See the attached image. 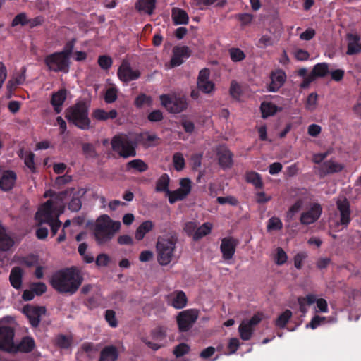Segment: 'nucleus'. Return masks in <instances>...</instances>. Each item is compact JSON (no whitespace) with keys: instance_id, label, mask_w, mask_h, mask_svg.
I'll return each instance as SVG.
<instances>
[{"instance_id":"338daca9","label":"nucleus","mask_w":361,"mask_h":361,"mask_svg":"<svg viewBox=\"0 0 361 361\" xmlns=\"http://www.w3.org/2000/svg\"><path fill=\"white\" fill-rule=\"evenodd\" d=\"M307 255L305 252H300L294 257V266L296 269H300L302 267V262L306 259Z\"/></svg>"},{"instance_id":"b1692460","label":"nucleus","mask_w":361,"mask_h":361,"mask_svg":"<svg viewBox=\"0 0 361 361\" xmlns=\"http://www.w3.org/2000/svg\"><path fill=\"white\" fill-rule=\"evenodd\" d=\"M343 169V165L333 160L324 161L319 169L321 176L338 173Z\"/></svg>"},{"instance_id":"0eeeda50","label":"nucleus","mask_w":361,"mask_h":361,"mask_svg":"<svg viewBox=\"0 0 361 361\" xmlns=\"http://www.w3.org/2000/svg\"><path fill=\"white\" fill-rule=\"evenodd\" d=\"M159 98L161 105L171 113L178 114L188 107L187 99L185 97L162 94Z\"/></svg>"},{"instance_id":"39448f33","label":"nucleus","mask_w":361,"mask_h":361,"mask_svg":"<svg viewBox=\"0 0 361 361\" xmlns=\"http://www.w3.org/2000/svg\"><path fill=\"white\" fill-rule=\"evenodd\" d=\"M113 151L117 152L123 158L133 157L136 156V146L135 143L122 135H115L111 141Z\"/></svg>"},{"instance_id":"5701e85b","label":"nucleus","mask_w":361,"mask_h":361,"mask_svg":"<svg viewBox=\"0 0 361 361\" xmlns=\"http://www.w3.org/2000/svg\"><path fill=\"white\" fill-rule=\"evenodd\" d=\"M35 347L34 339L30 336L23 337L18 344H15L11 353H16L18 352L30 353L33 350Z\"/></svg>"},{"instance_id":"4be33fe9","label":"nucleus","mask_w":361,"mask_h":361,"mask_svg":"<svg viewBox=\"0 0 361 361\" xmlns=\"http://www.w3.org/2000/svg\"><path fill=\"white\" fill-rule=\"evenodd\" d=\"M67 93L66 89H61L52 94L50 103L56 114L61 112L62 106L67 98Z\"/></svg>"},{"instance_id":"774afa93","label":"nucleus","mask_w":361,"mask_h":361,"mask_svg":"<svg viewBox=\"0 0 361 361\" xmlns=\"http://www.w3.org/2000/svg\"><path fill=\"white\" fill-rule=\"evenodd\" d=\"M147 118L151 122H159L163 120L164 116L160 110H154L148 114Z\"/></svg>"},{"instance_id":"0e129e2a","label":"nucleus","mask_w":361,"mask_h":361,"mask_svg":"<svg viewBox=\"0 0 361 361\" xmlns=\"http://www.w3.org/2000/svg\"><path fill=\"white\" fill-rule=\"evenodd\" d=\"M317 94L315 92L310 93L306 101L305 107L308 110L312 111L317 104Z\"/></svg>"},{"instance_id":"393cba45","label":"nucleus","mask_w":361,"mask_h":361,"mask_svg":"<svg viewBox=\"0 0 361 361\" xmlns=\"http://www.w3.org/2000/svg\"><path fill=\"white\" fill-rule=\"evenodd\" d=\"M23 274V270L20 267L12 268L9 275V281L12 287L15 289L21 288Z\"/></svg>"},{"instance_id":"7ed1b4c3","label":"nucleus","mask_w":361,"mask_h":361,"mask_svg":"<svg viewBox=\"0 0 361 361\" xmlns=\"http://www.w3.org/2000/svg\"><path fill=\"white\" fill-rule=\"evenodd\" d=\"M120 228L119 221H114L108 215H102L97 219L94 229L96 241L99 245L109 242Z\"/></svg>"},{"instance_id":"5fc2aeb1","label":"nucleus","mask_w":361,"mask_h":361,"mask_svg":"<svg viewBox=\"0 0 361 361\" xmlns=\"http://www.w3.org/2000/svg\"><path fill=\"white\" fill-rule=\"evenodd\" d=\"M97 62L99 67L103 70H109L113 63L112 59L106 55L99 56Z\"/></svg>"},{"instance_id":"13d9d810","label":"nucleus","mask_w":361,"mask_h":361,"mask_svg":"<svg viewBox=\"0 0 361 361\" xmlns=\"http://www.w3.org/2000/svg\"><path fill=\"white\" fill-rule=\"evenodd\" d=\"M197 224L193 221H188L186 222L184 225L183 230L185 232V233L190 236L192 237L194 240V235H195L196 230H197Z\"/></svg>"},{"instance_id":"7c9ffc66","label":"nucleus","mask_w":361,"mask_h":361,"mask_svg":"<svg viewBox=\"0 0 361 361\" xmlns=\"http://www.w3.org/2000/svg\"><path fill=\"white\" fill-rule=\"evenodd\" d=\"M347 39L348 40V49L346 52L347 54L354 55L360 52V47L358 44L360 37L356 35L349 33L347 35Z\"/></svg>"},{"instance_id":"8fccbe9b","label":"nucleus","mask_w":361,"mask_h":361,"mask_svg":"<svg viewBox=\"0 0 361 361\" xmlns=\"http://www.w3.org/2000/svg\"><path fill=\"white\" fill-rule=\"evenodd\" d=\"M283 228V223L278 217H271L267 222V228L268 231H279Z\"/></svg>"},{"instance_id":"2f4dec72","label":"nucleus","mask_w":361,"mask_h":361,"mask_svg":"<svg viewBox=\"0 0 361 361\" xmlns=\"http://www.w3.org/2000/svg\"><path fill=\"white\" fill-rule=\"evenodd\" d=\"M86 193L83 189L79 190L78 192L73 195V197L68 203V208L71 212H78L80 209L82 202L80 197Z\"/></svg>"},{"instance_id":"f3484780","label":"nucleus","mask_w":361,"mask_h":361,"mask_svg":"<svg viewBox=\"0 0 361 361\" xmlns=\"http://www.w3.org/2000/svg\"><path fill=\"white\" fill-rule=\"evenodd\" d=\"M322 212V209L321 205L318 203H315L308 211L302 213L300 219V223L303 225L313 224L318 220Z\"/></svg>"},{"instance_id":"a18cd8bd","label":"nucleus","mask_w":361,"mask_h":361,"mask_svg":"<svg viewBox=\"0 0 361 361\" xmlns=\"http://www.w3.org/2000/svg\"><path fill=\"white\" fill-rule=\"evenodd\" d=\"M302 206L300 200H297L288 210L286 215V221L290 222L294 217L295 214L299 212Z\"/></svg>"},{"instance_id":"f8f14e48","label":"nucleus","mask_w":361,"mask_h":361,"mask_svg":"<svg viewBox=\"0 0 361 361\" xmlns=\"http://www.w3.org/2000/svg\"><path fill=\"white\" fill-rule=\"evenodd\" d=\"M117 75L122 82L127 83L137 80L140 77V72L137 69H133L128 62L123 61L118 68Z\"/></svg>"},{"instance_id":"cd10ccee","label":"nucleus","mask_w":361,"mask_h":361,"mask_svg":"<svg viewBox=\"0 0 361 361\" xmlns=\"http://www.w3.org/2000/svg\"><path fill=\"white\" fill-rule=\"evenodd\" d=\"M157 0H137L135 7L140 13L151 15L156 6Z\"/></svg>"},{"instance_id":"bf43d9fd","label":"nucleus","mask_w":361,"mask_h":361,"mask_svg":"<svg viewBox=\"0 0 361 361\" xmlns=\"http://www.w3.org/2000/svg\"><path fill=\"white\" fill-rule=\"evenodd\" d=\"M31 288L36 295H41L47 291V286L43 282H37L31 284Z\"/></svg>"},{"instance_id":"72a5a7b5","label":"nucleus","mask_w":361,"mask_h":361,"mask_svg":"<svg viewBox=\"0 0 361 361\" xmlns=\"http://www.w3.org/2000/svg\"><path fill=\"white\" fill-rule=\"evenodd\" d=\"M282 111L281 107H279L276 105L268 102H263L261 104V111L262 114V118H266L269 116H273L277 112H280Z\"/></svg>"},{"instance_id":"6ab92c4d","label":"nucleus","mask_w":361,"mask_h":361,"mask_svg":"<svg viewBox=\"0 0 361 361\" xmlns=\"http://www.w3.org/2000/svg\"><path fill=\"white\" fill-rule=\"evenodd\" d=\"M190 56V50L186 46L176 47L173 49V56L171 59V64L173 67L179 66L184 60Z\"/></svg>"},{"instance_id":"a211bd4d","label":"nucleus","mask_w":361,"mask_h":361,"mask_svg":"<svg viewBox=\"0 0 361 361\" xmlns=\"http://www.w3.org/2000/svg\"><path fill=\"white\" fill-rule=\"evenodd\" d=\"M271 82L268 85L269 92H276L283 85L286 80V75L283 70L279 69L276 71L271 72Z\"/></svg>"},{"instance_id":"412c9836","label":"nucleus","mask_w":361,"mask_h":361,"mask_svg":"<svg viewBox=\"0 0 361 361\" xmlns=\"http://www.w3.org/2000/svg\"><path fill=\"white\" fill-rule=\"evenodd\" d=\"M219 166L224 169H229L233 165V154L226 147H220L216 149Z\"/></svg>"},{"instance_id":"c9c22d12","label":"nucleus","mask_w":361,"mask_h":361,"mask_svg":"<svg viewBox=\"0 0 361 361\" xmlns=\"http://www.w3.org/2000/svg\"><path fill=\"white\" fill-rule=\"evenodd\" d=\"M154 224L151 221L142 222L137 228L135 232V238L141 240L144 238L146 233H149L153 228Z\"/></svg>"},{"instance_id":"680f3d73","label":"nucleus","mask_w":361,"mask_h":361,"mask_svg":"<svg viewBox=\"0 0 361 361\" xmlns=\"http://www.w3.org/2000/svg\"><path fill=\"white\" fill-rule=\"evenodd\" d=\"M117 90L115 88H109L104 95V101L107 104H111L117 99Z\"/></svg>"},{"instance_id":"e433bc0d","label":"nucleus","mask_w":361,"mask_h":361,"mask_svg":"<svg viewBox=\"0 0 361 361\" xmlns=\"http://www.w3.org/2000/svg\"><path fill=\"white\" fill-rule=\"evenodd\" d=\"M213 228V225L210 222H205L202 226L197 227L195 235H194V241H198L204 236L209 235L212 229Z\"/></svg>"},{"instance_id":"20e7f679","label":"nucleus","mask_w":361,"mask_h":361,"mask_svg":"<svg viewBox=\"0 0 361 361\" xmlns=\"http://www.w3.org/2000/svg\"><path fill=\"white\" fill-rule=\"evenodd\" d=\"M177 238L174 236L159 237L157 243V260L162 265H168L174 256Z\"/></svg>"},{"instance_id":"37998d69","label":"nucleus","mask_w":361,"mask_h":361,"mask_svg":"<svg viewBox=\"0 0 361 361\" xmlns=\"http://www.w3.org/2000/svg\"><path fill=\"white\" fill-rule=\"evenodd\" d=\"M274 44V38L269 35H263L258 39L256 46L259 49H265L271 47Z\"/></svg>"},{"instance_id":"f257e3e1","label":"nucleus","mask_w":361,"mask_h":361,"mask_svg":"<svg viewBox=\"0 0 361 361\" xmlns=\"http://www.w3.org/2000/svg\"><path fill=\"white\" fill-rule=\"evenodd\" d=\"M83 281L80 269L72 266L55 271L51 276L49 283L58 293L72 295L78 290Z\"/></svg>"},{"instance_id":"c756f323","label":"nucleus","mask_w":361,"mask_h":361,"mask_svg":"<svg viewBox=\"0 0 361 361\" xmlns=\"http://www.w3.org/2000/svg\"><path fill=\"white\" fill-rule=\"evenodd\" d=\"M171 16L175 25H187L188 23V15L183 9L178 8H173Z\"/></svg>"},{"instance_id":"dca6fc26","label":"nucleus","mask_w":361,"mask_h":361,"mask_svg":"<svg viewBox=\"0 0 361 361\" xmlns=\"http://www.w3.org/2000/svg\"><path fill=\"white\" fill-rule=\"evenodd\" d=\"M166 301L168 305L179 310L186 307L188 298L184 291L175 290L166 295Z\"/></svg>"},{"instance_id":"a878e982","label":"nucleus","mask_w":361,"mask_h":361,"mask_svg":"<svg viewBox=\"0 0 361 361\" xmlns=\"http://www.w3.org/2000/svg\"><path fill=\"white\" fill-rule=\"evenodd\" d=\"M118 112L115 109H111L107 112L102 109H96L92 113V118L99 121H104L108 119H114L117 117Z\"/></svg>"},{"instance_id":"3c124183","label":"nucleus","mask_w":361,"mask_h":361,"mask_svg":"<svg viewBox=\"0 0 361 361\" xmlns=\"http://www.w3.org/2000/svg\"><path fill=\"white\" fill-rule=\"evenodd\" d=\"M104 319L111 327L116 328L118 326V323L114 310H106L104 312Z\"/></svg>"},{"instance_id":"79ce46f5","label":"nucleus","mask_w":361,"mask_h":361,"mask_svg":"<svg viewBox=\"0 0 361 361\" xmlns=\"http://www.w3.org/2000/svg\"><path fill=\"white\" fill-rule=\"evenodd\" d=\"M150 335L155 341H163L166 337V329L164 326H158L151 331Z\"/></svg>"},{"instance_id":"4468645a","label":"nucleus","mask_w":361,"mask_h":361,"mask_svg":"<svg viewBox=\"0 0 361 361\" xmlns=\"http://www.w3.org/2000/svg\"><path fill=\"white\" fill-rule=\"evenodd\" d=\"M238 243V240L233 237H226L221 239L220 250L224 260L228 261L233 258Z\"/></svg>"},{"instance_id":"2eb2a0df","label":"nucleus","mask_w":361,"mask_h":361,"mask_svg":"<svg viewBox=\"0 0 361 361\" xmlns=\"http://www.w3.org/2000/svg\"><path fill=\"white\" fill-rule=\"evenodd\" d=\"M23 314L27 317L32 327H37L40 322V317L44 314L46 309L44 307H34L26 305L23 308Z\"/></svg>"},{"instance_id":"9d476101","label":"nucleus","mask_w":361,"mask_h":361,"mask_svg":"<svg viewBox=\"0 0 361 361\" xmlns=\"http://www.w3.org/2000/svg\"><path fill=\"white\" fill-rule=\"evenodd\" d=\"M14 336L13 327L0 325V350L11 353L14 345Z\"/></svg>"},{"instance_id":"ddd939ff","label":"nucleus","mask_w":361,"mask_h":361,"mask_svg":"<svg viewBox=\"0 0 361 361\" xmlns=\"http://www.w3.org/2000/svg\"><path fill=\"white\" fill-rule=\"evenodd\" d=\"M336 207L340 213V225L346 228L351 221L350 202L345 197L336 201Z\"/></svg>"},{"instance_id":"49530a36","label":"nucleus","mask_w":361,"mask_h":361,"mask_svg":"<svg viewBox=\"0 0 361 361\" xmlns=\"http://www.w3.org/2000/svg\"><path fill=\"white\" fill-rule=\"evenodd\" d=\"M75 42H76V39L75 38L68 41L65 44L63 49L59 52L61 53V54L63 56H64L66 58H67L68 60H71V56L73 51Z\"/></svg>"},{"instance_id":"9b49d317","label":"nucleus","mask_w":361,"mask_h":361,"mask_svg":"<svg viewBox=\"0 0 361 361\" xmlns=\"http://www.w3.org/2000/svg\"><path fill=\"white\" fill-rule=\"evenodd\" d=\"M191 180L188 178L180 179V187L176 190L169 191L167 196L169 203L174 204L178 201L184 200L191 191Z\"/></svg>"},{"instance_id":"09e8293b","label":"nucleus","mask_w":361,"mask_h":361,"mask_svg":"<svg viewBox=\"0 0 361 361\" xmlns=\"http://www.w3.org/2000/svg\"><path fill=\"white\" fill-rule=\"evenodd\" d=\"M152 97L144 93L140 94L135 99L134 104L137 108H142L145 104L151 105Z\"/></svg>"},{"instance_id":"423d86ee","label":"nucleus","mask_w":361,"mask_h":361,"mask_svg":"<svg viewBox=\"0 0 361 361\" xmlns=\"http://www.w3.org/2000/svg\"><path fill=\"white\" fill-rule=\"evenodd\" d=\"M44 63L50 72L68 73L70 71L71 60H68L59 51L48 54L44 57Z\"/></svg>"},{"instance_id":"4d7b16f0","label":"nucleus","mask_w":361,"mask_h":361,"mask_svg":"<svg viewBox=\"0 0 361 361\" xmlns=\"http://www.w3.org/2000/svg\"><path fill=\"white\" fill-rule=\"evenodd\" d=\"M72 180V176L68 174L58 176L55 181L54 186L58 189H60L63 185L68 183Z\"/></svg>"},{"instance_id":"ea45409f","label":"nucleus","mask_w":361,"mask_h":361,"mask_svg":"<svg viewBox=\"0 0 361 361\" xmlns=\"http://www.w3.org/2000/svg\"><path fill=\"white\" fill-rule=\"evenodd\" d=\"M126 168L128 171H129L130 169H133L140 173H142L148 169V165L142 159H137L128 162L126 164Z\"/></svg>"},{"instance_id":"f704fd0d","label":"nucleus","mask_w":361,"mask_h":361,"mask_svg":"<svg viewBox=\"0 0 361 361\" xmlns=\"http://www.w3.org/2000/svg\"><path fill=\"white\" fill-rule=\"evenodd\" d=\"M316 301V296L312 294H308L305 297H299L298 302L300 306V311L303 314L307 312V306L314 304Z\"/></svg>"},{"instance_id":"c03bdc74","label":"nucleus","mask_w":361,"mask_h":361,"mask_svg":"<svg viewBox=\"0 0 361 361\" xmlns=\"http://www.w3.org/2000/svg\"><path fill=\"white\" fill-rule=\"evenodd\" d=\"M56 345L62 348V349H68L71 347L72 343V339L71 338L65 336L63 334H60L56 336Z\"/></svg>"},{"instance_id":"6e6d98bb","label":"nucleus","mask_w":361,"mask_h":361,"mask_svg":"<svg viewBox=\"0 0 361 361\" xmlns=\"http://www.w3.org/2000/svg\"><path fill=\"white\" fill-rule=\"evenodd\" d=\"M189 350V345L186 343H181L174 348L173 353L176 357H180L188 354Z\"/></svg>"},{"instance_id":"052dcab7","label":"nucleus","mask_w":361,"mask_h":361,"mask_svg":"<svg viewBox=\"0 0 361 361\" xmlns=\"http://www.w3.org/2000/svg\"><path fill=\"white\" fill-rule=\"evenodd\" d=\"M18 25H27V18L25 13H20L16 15L12 20V27L17 26Z\"/></svg>"},{"instance_id":"bb28decb","label":"nucleus","mask_w":361,"mask_h":361,"mask_svg":"<svg viewBox=\"0 0 361 361\" xmlns=\"http://www.w3.org/2000/svg\"><path fill=\"white\" fill-rule=\"evenodd\" d=\"M118 357V352L116 347L108 345L102 350L98 361H116Z\"/></svg>"},{"instance_id":"6e6552de","label":"nucleus","mask_w":361,"mask_h":361,"mask_svg":"<svg viewBox=\"0 0 361 361\" xmlns=\"http://www.w3.org/2000/svg\"><path fill=\"white\" fill-rule=\"evenodd\" d=\"M198 315L199 312L195 309H188L180 312L176 317L179 331H188L196 322Z\"/></svg>"},{"instance_id":"a19ab883","label":"nucleus","mask_w":361,"mask_h":361,"mask_svg":"<svg viewBox=\"0 0 361 361\" xmlns=\"http://www.w3.org/2000/svg\"><path fill=\"white\" fill-rule=\"evenodd\" d=\"M293 316L290 310H286L275 320V326L279 329H284Z\"/></svg>"},{"instance_id":"58836bf2","label":"nucleus","mask_w":361,"mask_h":361,"mask_svg":"<svg viewBox=\"0 0 361 361\" xmlns=\"http://www.w3.org/2000/svg\"><path fill=\"white\" fill-rule=\"evenodd\" d=\"M238 331L240 336L243 341H248L251 338L254 329L250 326L246 322L243 321L239 325Z\"/></svg>"},{"instance_id":"473e14b6","label":"nucleus","mask_w":361,"mask_h":361,"mask_svg":"<svg viewBox=\"0 0 361 361\" xmlns=\"http://www.w3.org/2000/svg\"><path fill=\"white\" fill-rule=\"evenodd\" d=\"M170 178L167 173H163L157 180L155 191L157 192H165L167 195L169 191V186Z\"/></svg>"},{"instance_id":"f03ea898","label":"nucleus","mask_w":361,"mask_h":361,"mask_svg":"<svg viewBox=\"0 0 361 361\" xmlns=\"http://www.w3.org/2000/svg\"><path fill=\"white\" fill-rule=\"evenodd\" d=\"M89 109L90 105L86 101H78L66 109L65 118L79 129L89 130L91 128Z\"/></svg>"},{"instance_id":"69168bd1","label":"nucleus","mask_w":361,"mask_h":361,"mask_svg":"<svg viewBox=\"0 0 361 361\" xmlns=\"http://www.w3.org/2000/svg\"><path fill=\"white\" fill-rule=\"evenodd\" d=\"M84 304L89 310H94L98 307L101 302L96 296H91L85 300Z\"/></svg>"},{"instance_id":"e2e57ef3","label":"nucleus","mask_w":361,"mask_h":361,"mask_svg":"<svg viewBox=\"0 0 361 361\" xmlns=\"http://www.w3.org/2000/svg\"><path fill=\"white\" fill-rule=\"evenodd\" d=\"M287 259L288 257L286 252L281 247H278L276 249V256L275 259L276 264L282 265L286 262Z\"/></svg>"},{"instance_id":"de8ad7c7","label":"nucleus","mask_w":361,"mask_h":361,"mask_svg":"<svg viewBox=\"0 0 361 361\" xmlns=\"http://www.w3.org/2000/svg\"><path fill=\"white\" fill-rule=\"evenodd\" d=\"M173 164L175 169L178 171H180L184 169L185 161L183 155L180 152H176L173 154Z\"/></svg>"},{"instance_id":"4c0bfd02","label":"nucleus","mask_w":361,"mask_h":361,"mask_svg":"<svg viewBox=\"0 0 361 361\" xmlns=\"http://www.w3.org/2000/svg\"><path fill=\"white\" fill-rule=\"evenodd\" d=\"M329 65L326 63H319L314 66L311 74L316 79L317 78H324L328 73Z\"/></svg>"},{"instance_id":"aec40b11","label":"nucleus","mask_w":361,"mask_h":361,"mask_svg":"<svg viewBox=\"0 0 361 361\" xmlns=\"http://www.w3.org/2000/svg\"><path fill=\"white\" fill-rule=\"evenodd\" d=\"M17 179L16 173L11 170H6L0 178V189L2 191H10L14 187Z\"/></svg>"},{"instance_id":"603ef678","label":"nucleus","mask_w":361,"mask_h":361,"mask_svg":"<svg viewBox=\"0 0 361 361\" xmlns=\"http://www.w3.org/2000/svg\"><path fill=\"white\" fill-rule=\"evenodd\" d=\"M229 54L233 62H240L245 59V53L239 48H231Z\"/></svg>"},{"instance_id":"1a4fd4ad","label":"nucleus","mask_w":361,"mask_h":361,"mask_svg":"<svg viewBox=\"0 0 361 361\" xmlns=\"http://www.w3.org/2000/svg\"><path fill=\"white\" fill-rule=\"evenodd\" d=\"M55 209L54 200H48L38 209L35 214V219L39 222V224L50 221L58 217L55 214Z\"/></svg>"},{"instance_id":"864d4df0","label":"nucleus","mask_w":361,"mask_h":361,"mask_svg":"<svg viewBox=\"0 0 361 361\" xmlns=\"http://www.w3.org/2000/svg\"><path fill=\"white\" fill-rule=\"evenodd\" d=\"M197 87L202 92L209 94L214 89V83L209 80L197 82Z\"/></svg>"},{"instance_id":"c85d7f7f","label":"nucleus","mask_w":361,"mask_h":361,"mask_svg":"<svg viewBox=\"0 0 361 361\" xmlns=\"http://www.w3.org/2000/svg\"><path fill=\"white\" fill-rule=\"evenodd\" d=\"M245 181L255 186L256 189H262L264 183L261 175L254 171H247L245 175Z\"/></svg>"}]
</instances>
